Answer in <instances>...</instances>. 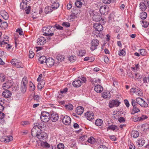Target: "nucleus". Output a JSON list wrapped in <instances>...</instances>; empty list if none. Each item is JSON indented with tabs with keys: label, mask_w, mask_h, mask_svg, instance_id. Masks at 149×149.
<instances>
[{
	"label": "nucleus",
	"mask_w": 149,
	"mask_h": 149,
	"mask_svg": "<svg viewBox=\"0 0 149 149\" xmlns=\"http://www.w3.org/2000/svg\"><path fill=\"white\" fill-rule=\"evenodd\" d=\"M93 26L96 30L93 31V33L94 35V36L101 38H103L104 35L101 32L103 29L102 25L99 23H96L94 24Z\"/></svg>",
	"instance_id": "f257e3e1"
},
{
	"label": "nucleus",
	"mask_w": 149,
	"mask_h": 149,
	"mask_svg": "<svg viewBox=\"0 0 149 149\" xmlns=\"http://www.w3.org/2000/svg\"><path fill=\"white\" fill-rule=\"evenodd\" d=\"M42 30L44 35L50 37L54 35L55 29L54 26H47L43 27Z\"/></svg>",
	"instance_id": "f03ea898"
},
{
	"label": "nucleus",
	"mask_w": 149,
	"mask_h": 149,
	"mask_svg": "<svg viewBox=\"0 0 149 149\" xmlns=\"http://www.w3.org/2000/svg\"><path fill=\"white\" fill-rule=\"evenodd\" d=\"M38 123H36L31 130V134L33 137L37 136L40 132L42 127Z\"/></svg>",
	"instance_id": "7ed1b4c3"
},
{
	"label": "nucleus",
	"mask_w": 149,
	"mask_h": 149,
	"mask_svg": "<svg viewBox=\"0 0 149 149\" xmlns=\"http://www.w3.org/2000/svg\"><path fill=\"white\" fill-rule=\"evenodd\" d=\"M91 12H92L93 14V21L96 22H100L104 23H105V18L102 17L99 14L95 12L94 11H91Z\"/></svg>",
	"instance_id": "20e7f679"
},
{
	"label": "nucleus",
	"mask_w": 149,
	"mask_h": 149,
	"mask_svg": "<svg viewBox=\"0 0 149 149\" xmlns=\"http://www.w3.org/2000/svg\"><path fill=\"white\" fill-rule=\"evenodd\" d=\"M50 114L49 112L46 111L42 112L40 116L41 121L44 122H47L50 119Z\"/></svg>",
	"instance_id": "39448f33"
},
{
	"label": "nucleus",
	"mask_w": 149,
	"mask_h": 149,
	"mask_svg": "<svg viewBox=\"0 0 149 149\" xmlns=\"http://www.w3.org/2000/svg\"><path fill=\"white\" fill-rule=\"evenodd\" d=\"M11 63L12 65H15L17 68H23L24 67L23 64L16 59H13Z\"/></svg>",
	"instance_id": "423d86ee"
},
{
	"label": "nucleus",
	"mask_w": 149,
	"mask_h": 149,
	"mask_svg": "<svg viewBox=\"0 0 149 149\" xmlns=\"http://www.w3.org/2000/svg\"><path fill=\"white\" fill-rule=\"evenodd\" d=\"M99 41L96 39H93L91 42V49L94 50L97 48V46L99 44Z\"/></svg>",
	"instance_id": "0eeeda50"
},
{
	"label": "nucleus",
	"mask_w": 149,
	"mask_h": 149,
	"mask_svg": "<svg viewBox=\"0 0 149 149\" xmlns=\"http://www.w3.org/2000/svg\"><path fill=\"white\" fill-rule=\"evenodd\" d=\"M50 119L53 122H56L58 119L59 117L58 114L56 112H50Z\"/></svg>",
	"instance_id": "6e6552de"
},
{
	"label": "nucleus",
	"mask_w": 149,
	"mask_h": 149,
	"mask_svg": "<svg viewBox=\"0 0 149 149\" xmlns=\"http://www.w3.org/2000/svg\"><path fill=\"white\" fill-rule=\"evenodd\" d=\"M8 37L6 35L4 34L3 38L0 39V45L2 46L3 45L7 44L8 42Z\"/></svg>",
	"instance_id": "1a4fd4ad"
},
{
	"label": "nucleus",
	"mask_w": 149,
	"mask_h": 149,
	"mask_svg": "<svg viewBox=\"0 0 149 149\" xmlns=\"http://www.w3.org/2000/svg\"><path fill=\"white\" fill-rule=\"evenodd\" d=\"M120 103V102L117 100H113L110 101L109 102V106L111 108L114 106L118 107Z\"/></svg>",
	"instance_id": "9d476101"
},
{
	"label": "nucleus",
	"mask_w": 149,
	"mask_h": 149,
	"mask_svg": "<svg viewBox=\"0 0 149 149\" xmlns=\"http://www.w3.org/2000/svg\"><path fill=\"white\" fill-rule=\"evenodd\" d=\"M99 10L101 14L107 15L109 11L108 7L106 6H102L100 7Z\"/></svg>",
	"instance_id": "9b49d317"
},
{
	"label": "nucleus",
	"mask_w": 149,
	"mask_h": 149,
	"mask_svg": "<svg viewBox=\"0 0 149 149\" xmlns=\"http://www.w3.org/2000/svg\"><path fill=\"white\" fill-rule=\"evenodd\" d=\"M85 116L87 119L89 120H92L94 117V114L92 111H88L85 113Z\"/></svg>",
	"instance_id": "f8f14e48"
},
{
	"label": "nucleus",
	"mask_w": 149,
	"mask_h": 149,
	"mask_svg": "<svg viewBox=\"0 0 149 149\" xmlns=\"http://www.w3.org/2000/svg\"><path fill=\"white\" fill-rule=\"evenodd\" d=\"M46 63L48 67H51L54 65V61L52 58H49L46 60Z\"/></svg>",
	"instance_id": "ddd939ff"
},
{
	"label": "nucleus",
	"mask_w": 149,
	"mask_h": 149,
	"mask_svg": "<svg viewBox=\"0 0 149 149\" xmlns=\"http://www.w3.org/2000/svg\"><path fill=\"white\" fill-rule=\"evenodd\" d=\"M13 82L10 81H8L6 83L3 84V88L4 90H6L13 86Z\"/></svg>",
	"instance_id": "4468645a"
},
{
	"label": "nucleus",
	"mask_w": 149,
	"mask_h": 149,
	"mask_svg": "<svg viewBox=\"0 0 149 149\" xmlns=\"http://www.w3.org/2000/svg\"><path fill=\"white\" fill-rule=\"evenodd\" d=\"M62 121L65 125H69L71 123V119L68 116H65L63 118Z\"/></svg>",
	"instance_id": "2eb2a0df"
},
{
	"label": "nucleus",
	"mask_w": 149,
	"mask_h": 149,
	"mask_svg": "<svg viewBox=\"0 0 149 149\" xmlns=\"http://www.w3.org/2000/svg\"><path fill=\"white\" fill-rule=\"evenodd\" d=\"M46 43V39L42 36H41L37 40V43L38 45H43Z\"/></svg>",
	"instance_id": "dca6fc26"
},
{
	"label": "nucleus",
	"mask_w": 149,
	"mask_h": 149,
	"mask_svg": "<svg viewBox=\"0 0 149 149\" xmlns=\"http://www.w3.org/2000/svg\"><path fill=\"white\" fill-rule=\"evenodd\" d=\"M46 133L41 132L37 137L40 141H42L43 140L45 139L46 137Z\"/></svg>",
	"instance_id": "f3484780"
},
{
	"label": "nucleus",
	"mask_w": 149,
	"mask_h": 149,
	"mask_svg": "<svg viewBox=\"0 0 149 149\" xmlns=\"http://www.w3.org/2000/svg\"><path fill=\"white\" fill-rule=\"evenodd\" d=\"M110 93L109 91H105L102 94V97L105 99H108L110 97Z\"/></svg>",
	"instance_id": "a211bd4d"
},
{
	"label": "nucleus",
	"mask_w": 149,
	"mask_h": 149,
	"mask_svg": "<svg viewBox=\"0 0 149 149\" xmlns=\"http://www.w3.org/2000/svg\"><path fill=\"white\" fill-rule=\"evenodd\" d=\"M11 95V93L10 91L8 90H6L2 93L3 96L6 98L10 97Z\"/></svg>",
	"instance_id": "6ab92c4d"
},
{
	"label": "nucleus",
	"mask_w": 149,
	"mask_h": 149,
	"mask_svg": "<svg viewBox=\"0 0 149 149\" xmlns=\"http://www.w3.org/2000/svg\"><path fill=\"white\" fill-rule=\"evenodd\" d=\"M0 14L1 16L5 20H7L8 19V15L5 10H1L0 12Z\"/></svg>",
	"instance_id": "aec40b11"
},
{
	"label": "nucleus",
	"mask_w": 149,
	"mask_h": 149,
	"mask_svg": "<svg viewBox=\"0 0 149 149\" xmlns=\"http://www.w3.org/2000/svg\"><path fill=\"white\" fill-rule=\"evenodd\" d=\"M94 90L97 93H101L103 91V88L99 85H97L95 86Z\"/></svg>",
	"instance_id": "412c9836"
},
{
	"label": "nucleus",
	"mask_w": 149,
	"mask_h": 149,
	"mask_svg": "<svg viewBox=\"0 0 149 149\" xmlns=\"http://www.w3.org/2000/svg\"><path fill=\"white\" fill-rule=\"evenodd\" d=\"M81 81L79 80H77L73 81L72 85L74 87H78L81 85Z\"/></svg>",
	"instance_id": "4be33fe9"
},
{
	"label": "nucleus",
	"mask_w": 149,
	"mask_h": 149,
	"mask_svg": "<svg viewBox=\"0 0 149 149\" xmlns=\"http://www.w3.org/2000/svg\"><path fill=\"white\" fill-rule=\"evenodd\" d=\"M76 111L77 114L81 115L84 112V108L81 106L78 107L76 108Z\"/></svg>",
	"instance_id": "5701e85b"
},
{
	"label": "nucleus",
	"mask_w": 149,
	"mask_h": 149,
	"mask_svg": "<svg viewBox=\"0 0 149 149\" xmlns=\"http://www.w3.org/2000/svg\"><path fill=\"white\" fill-rule=\"evenodd\" d=\"M45 83V81L44 80H42L41 81H40L38 85V88L40 89H42L44 87Z\"/></svg>",
	"instance_id": "b1692460"
},
{
	"label": "nucleus",
	"mask_w": 149,
	"mask_h": 149,
	"mask_svg": "<svg viewBox=\"0 0 149 149\" xmlns=\"http://www.w3.org/2000/svg\"><path fill=\"white\" fill-rule=\"evenodd\" d=\"M47 59L46 57L44 56H42L39 58L38 59V61L39 63L41 64H43L44 63H46V60Z\"/></svg>",
	"instance_id": "393cba45"
},
{
	"label": "nucleus",
	"mask_w": 149,
	"mask_h": 149,
	"mask_svg": "<svg viewBox=\"0 0 149 149\" xmlns=\"http://www.w3.org/2000/svg\"><path fill=\"white\" fill-rule=\"evenodd\" d=\"M137 143L138 145L139 146H142L145 143V141L143 138H141L140 139L137 140Z\"/></svg>",
	"instance_id": "a878e982"
},
{
	"label": "nucleus",
	"mask_w": 149,
	"mask_h": 149,
	"mask_svg": "<svg viewBox=\"0 0 149 149\" xmlns=\"http://www.w3.org/2000/svg\"><path fill=\"white\" fill-rule=\"evenodd\" d=\"M59 6V4L58 2L57 1H54L52 3L51 7L53 10H55Z\"/></svg>",
	"instance_id": "bb28decb"
},
{
	"label": "nucleus",
	"mask_w": 149,
	"mask_h": 149,
	"mask_svg": "<svg viewBox=\"0 0 149 149\" xmlns=\"http://www.w3.org/2000/svg\"><path fill=\"white\" fill-rule=\"evenodd\" d=\"M139 133L137 131L133 130L131 133V135L132 137L134 138L137 137L139 136Z\"/></svg>",
	"instance_id": "cd10ccee"
},
{
	"label": "nucleus",
	"mask_w": 149,
	"mask_h": 149,
	"mask_svg": "<svg viewBox=\"0 0 149 149\" xmlns=\"http://www.w3.org/2000/svg\"><path fill=\"white\" fill-rule=\"evenodd\" d=\"M103 123L102 120L100 119H98L96 120L95 122V125L98 126H101Z\"/></svg>",
	"instance_id": "c85d7f7f"
},
{
	"label": "nucleus",
	"mask_w": 149,
	"mask_h": 149,
	"mask_svg": "<svg viewBox=\"0 0 149 149\" xmlns=\"http://www.w3.org/2000/svg\"><path fill=\"white\" fill-rule=\"evenodd\" d=\"M139 6L140 9L142 11H145L147 8L146 6L143 2H141Z\"/></svg>",
	"instance_id": "c756f323"
},
{
	"label": "nucleus",
	"mask_w": 149,
	"mask_h": 149,
	"mask_svg": "<svg viewBox=\"0 0 149 149\" xmlns=\"http://www.w3.org/2000/svg\"><path fill=\"white\" fill-rule=\"evenodd\" d=\"M136 101H137L138 105H140L141 107L143 105V104L144 102V100L140 97L137 98Z\"/></svg>",
	"instance_id": "7c9ffc66"
},
{
	"label": "nucleus",
	"mask_w": 149,
	"mask_h": 149,
	"mask_svg": "<svg viewBox=\"0 0 149 149\" xmlns=\"http://www.w3.org/2000/svg\"><path fill=\"white\" fill-rule=\"evenodd\" d=\"M140 111V109L138 108V107H133L132 111L131 113L132 114H134L136 113H138Z\"/></svg>",
	"instance_id": "2f4dec72"
},
{
	"label": "nucleus",
	"mask_w": 149,
	"mask_h": 149,
	"mask_svg": "<svg viewBox=\"0 0 149 149\" xmlns=\"http://www.w3.org/2000/svg\"><path fill=\"white\" fill-rule=\"evenodd\" d=\"M4 139V141L6 142H9L13 140V137L11 136H6Z\"/></svg>",
	"instance_id": "473e14b6"
},
{
	"label": "nucleus",
	"mask_w": 149,
	"mask_h": 149,
	"mask_svg": "<svg viewBox=\"0 0 149 149\" xmlns=\"http://www.w3.org/2000/svg\"><path fill=\"white\" fill-rule=\"evenodd\" d=\"M53 10L51 7L47 6L45 8L44 11L46 14H47L49 13L52 12Z\"/></svg>",
	"instance_id": "72a5a7b5"
},
{
	"label": "nucleus",
	"mask_w": 149,
	"mask_h": 149,
	"mask_svg": "<svg viewBox=\"0 0 149 149\" xmlns=\"http://www.w3.org/2000/svg\"><path fill=\"white\" fill-rule=\"evenodd\" d=\"M26 85L21 84V90L22 92L23 93H24L26 91Z\"/></svg>",
	"instance_id": "f704fd0d"
},
{
	"label": "nucleus",
	"mask_w": 149,
	"mask_h": 149,
	"mask_svg": "<svg viewBox=\"0 0 149 149\" xmlns=\"http://www.w3.org/2000/svg\"><path fill=\"white\" fill-rule=\"evenodd\" d=\"M0 26L2 29H5L8 27V24L6 22H4L1 23Z\"/></svg>",
	"instance_id": "c9c22d12"
},
{
	"label": "nucleus",
	"mask_w": 149,
	"mask_h": 149,
	"mask_svg": "<svg viewBox=\"0 0 149 149\" xmlns=\"http://www.w3.org/2000/svg\"><path fill=\"white\" fill-rule=\"evenodd\" d=\"M117 126L116 125H112L110 126H108L107 128V130H114L116 129H118L117 128Z\"/></svg>",
	"instance_id": "e433bc0d"
},
{
	"label": "nucleus",
	"mask_w": 149,
	"mask_h": 149,
	"mask_svg": "<svg viewBox=\"0 0 149 149\" xmlns=\"http://www.w3.org/2000/svg\"><path fill=\"white\" fill-rule=\"evenodd\" d=\"M149 127V125L148 124H143L141 126L142 130L145 131H146Z\"/></svg>",
	"instance_id": "4c0bfd02"
},
{
	"label": "nucleus",
	"mask_w": 149,
	"mask_h": 149,
	"mask_svg": "<svg viewBox=\"0 0 149 149\" xmlns=\"http://www.w3.org/2000/svg\"><path fill=\"white\" fill-rule=\"evenodd\" d=\"M41 146L43 147L49 148L50 147L49 145L47 142H42L41 143Z\"/></svg>",
	"instance_id": "58836bf2"
},
{
	"label": "nucleus",
	"mask_w": 149,
	"mask_h": 149,
	"mask_svg": "<svg viewBox=\"0 0 149 149\" xmlns=\"http://www.w3.org/2000/svg\"><path fill=\"white\" fill-rule=\"evenodd\" d=\"M57 59L60 61H62L64 60V56L58 54L56 57Z\"/></svg>",
	"instance_id": "ea45409f"
},
{
	"label": "nucleus",
	"mask_w": 149,
	"mask_h": 149,
	"mask_svg": "<svg viewBox=\"0 0 149 149\" xmlns=\"http://www.w3.org/2000/svg\"><path fill=\"white\" fill-rule=\"evenodd\" d=\"M140 18L143 19H146L147 16V14L145 12H142L140 16Z\"/></svg>",
	"instance_id": "a19ab883"
},
{
	"label": "nucleus",
	"mask_w": 149,
	"mask_h": 149,
	"mask_svg": "<svg viewBox=\"0 0 149 149\" xmlns=\"http://www.w3.org/2000/svg\"><path fill=\"white\" fill-rule=\"evenodd\" d=\"M88 141L91 144H93L95 142V139L93 137H91L88 139Z\"/></svg>",
	"instance_id": "79ce46f5"
},
{
	"label": "nucleus",
	"mask_w": 149,
	"mask_h": 149,
	"mask_svg": "<svg viewBox=\"0 0 149 149\" xmlns=\"http://www.w3.org/2000/svg\"><path fill=\"white\" fill-rule=\"evenodd\" d=\"M75 4L77 7L80 8L81 7L82 3L81 1L77 0L75 2Z\"/></svg>",
	"instance_id": "37998d69"
},
{
	"label": "nucleus",
	"mask_w": 149,
	"mask_h": 149,
	"mask_svg": "<svg viewBox=\"0 0 149 149\" xmlns=\"http://www.w3.org/2000/svg\"><path fill=\"white\" fill-rule=\"evenodd\" d=\"M142 77L139 73H137L135 74V76L134 77V78L135 80L139 79Z\"/></svg>",
	"instance_id": "c03bdc74"
},
{
	"label": "nucleus",
	"mask_w": 149,
	"mask_h": 149,
	"mask_svg": "<svg viewBox=\"0 0 149 149\" xmlns=\"http://www.w3.org/2000/svg\"><path fill=\"white\" fill-rule=\"evenodd\" d=\"M86 52L84 50H81L79 51L78 55L80 56H83L85 55Z\"/></svg>",
	"instance_id": "a18cd8bd"
},
{
	"label": "nucleus",
	"mask_w": 149,
	"mask_h": 149,
	"mask_svg": "<svg viewBox=\"0 0 149 149\" xmlns=\"http://www.w3.org/2000/svg\"><path fill=\"white\" fill-rule=\"evenodd\" d=\"M131 103L133 107H138L139 105L137 101L132 99Z\"/></svg>",
	"instance_id": "49530a36"
},
{
	"label": "nucleus",
	"mask_w": 149,
	"mask_h": 149,
	"mask_svg": "<svg viewBox=\"0 0 149 149\" xmlns=\"http://www.w3.org/2000/svg\"><path fill=\"white\" fill-rule=\"evenodd\" d=\"M27 83L28 81L26 77H24L22 79L21 84L27 85Z\"/></svg>",
	"instance_id": "de8ad7c7"
},
{
	"label": "nucleus",
	"mask_w": 149,
	"mask_h": 149,
	"mask_svg": "<svg viewBox=\"0 0 149 149\" xmlns=\"http://www.w3.org/2000/svg\"><path fill=\"white\" fill-rule=\"evenodd\" d=\"M131 118L134 122L139 121V117H138L137 116H132Z\"/></svg>",
	"instance_id": "09e8293b"
},
{
	"label": "nucleus",
	"mask_w": 149,
	"mask_h": 149,
	"mask_svg": "<svg viewBox=\"0 0 149 149\" xmlns=\"http://www.w3.org/2000/svg\"><path fill=\"white\" fill-rule=\"evenodd\" d=\"M41 96L39 95H34L33 96V98L35 100L39 101L40 100Z\"/></svg>",
	"instance_id": "8fccbe9b"
},
{
	"label": "nucleus",
	"mask_w": 149,
	"mask_h": 149,
	"mask_svg": "<svg viewBox=\"0 0 149 149\" xmlns=\"http://www.w3.org/2000/svg\"><path fill=\"white\" fill-rule=\"evenodd\" d=\"M146 50L144 49H141L140 50V54L142 56H145L146 55Z\"/></svg>",
	"instance_id": "3c124183"
},
{
	"label": "nucleus",
	"mask_w": 149,
	"mask_h": 149,
	"mask_svg": "<svg viewBox=\"0 0 149 149\" xmlns=\"http://www.w3.org/2000/svg\"><path fill=\"white\" fill-rule=\"evenodd\" d=\"M73 106L71 104H68L66 105V109L68 110H71L73 109Z\"/></svg>",
	"instance_id": "603ef678"
},
{
	"label": "nucleus",
	"mask_w": 149,
	"mask_h": 149,
	"mask_svg": "<svg viewBox=\"0 0 149 149\" xmlns=\"http://www.w3.org/2000/svg\"><path fill=\"white\" fill-rule=\"evenodd\" d=\"M35 88V85L32 83L30 84V90L31 91H33Z\"/></svg>",
	"instance_id": "864d4df0"
},
{
	"label": "nucleus",
	"mask_w": 149,
	"mask_h": 149,
	"mask_svg": "<svg viewBox=\"0 0 149 149\" xmlns=\"http://www.w3.org/2000/svg\"><path fill=\"white\" fill-rule=\"evenodd\" d=\"M35 55L34 53L32 51L30 50L29 51V57L30 58H32Z\"/></svg>",
	"instance_id": "5fc2aeb1"
},
{
	"label": "nucleus",
	"mask_w": 149,
	"mask_h": 149,
	"mask_svg": "<svg viewBox=\"0 0 149 149\" xmlns=\"http://www.w3.org/2000/svg\"><path fill=\"white\" fill-rule=\"evenodd\" d=\"M6 78L5 76L2 74H0V81L2 82L4 81Z\"/></svg>",
	"instance_id": "6e6d98bb"
},
{
	"label": "nucleus",
	"mask_w": 149,
	"mask_h": 149,
	"mask_svg": "<svg viewBox=\"0 0 149 149\" xmlns=\"http://www.w3.org/2000/svg\"><path fill=\"white\" fill-rule=\"evenodd\" d=\"M64 147V146L63 144L60 143L58 144L57 145V148L58 149H63Z\"/></svg>",
	"instance_id": "4d7b16f0"
},
{
	"label": "nucleus",
	"mask_w": 149,
	"mask_h": 149,
	"mask_svg": "<svg viewBox=\"0 0 149 149\" xmlns=\"http://www.w3.org/2000/svg\"><path fill=\"white\" fill-rule=\"evenodd\" d=\"M148 118V117L145 115H142L141 117H139V121H143L147 119Z\"/></svg>",
	"instance_id": "13d9d810"
},
{
	"label": "nucleus",
	"mask_w": 149,
	"mask_h": 149,
	"mask_svg": "<svg viewBox=\"0 0 149 149\" xmlns=\"http://www.w3.org/2000/svg\"><path fill=\"white\" fill-rule=\"evenodd\" d=\"M125 52L124 50L122 49L120 50L119 55L120 56H123L125 55Z\"/></svg>",
	"instance_id": "bf43d9fd"
},
{
	"label": "nucleus",
	"mask_w": 149,
	"mask_h": 149,
	"mask_svg": "<svg viewBox=\"0 0 149 149\" xmlns=\"http://www.w3.org/2000/svg\"><path fill=\"white\" fill-rule=\"evenodd\" d=\"M76 57L74 56H70L69 58V60L70 62H73L75 59Z\"/></svg>",
	"instance_id": "052dcab7"
},
{
	"label": "nucleus",
	"mask_w": 149,
	"mask_h": 149,
	"mask_svg": "<svg viewBox=\"0 0 149 149\" xmlns=\"http://www.w3.org/2000/svg\"><path fill=\"white\" fill-rule=\"evenodd\" d=\"M16 31L19 33L20 35H22L23 34V32L22 29H18L16 30Z\"/></svg>",
	"instance_id": "680f3d73"
},
{
	"label": "nucleus",
	"mask_w": 149,
	"mask_h": 149,
	"mask_svg": "<svg viewBox=\"0 0 149 149\" xmlns=\"http://www.w3.org/2000/svg\"><path fill=\"white\" fill-rule=\"evenodd\" d=\"M54 26V28L56 27L57 29L62 30L63 29V28L62 26H61L57 24H55Z\"/></svg>",
	"instance_id": "e2e57ef3"
},
{
	"label": "nucleus",
	"mask_w": 149,
	"mask_h": 149,
	"mask_svg": "<svg viewBox=\"0 0 149 149\" xmlns=\"http://www.w3.org/2000/svg\"><path fill=\"white\" fill-rule=\"evenodd\" d=\"M20 6L21 9L24 10L25 8H27V5L23 4V3H20Z\"/></svg>",
	"instance_id": "0e129e2a"
},
{
	"label": "nucleus",
	"mask_w": 149,
	"mask_h": 149,
	"mask_svg": "<svg viewBox=\"0 0 149 149\" xmlns=\"http://www.w3.org/2000/svg\"><path fill=\"white\" fill-rule=\"evenodd\" d=\"M62 25L63 26H65L66 27H69L70 26V23L68 22H63Z\"/></svg>",
	"instance_id": "69168bd1"
},
{
	"label": "nucleus",
	"mask_w": 149,
	"mask_h": 149,
	"mask_svg": "<svg viewBox=\"0 0 149 149\" xmlns=\"http://www.w3.org/2000/svg\"><path fill=\"white\" fill-rule=\"evenodd\" d=\"M135 93L136 95L139 96H141L142 95L141 91H140L139 90H138L137 89Z\"/></svg>",
	"instance_id": "338daca9"
},
{
	"label": "nucleus",
	"mask_w": 149,
	"mask_h": 149,
	"mask_svg": "<svg viewBox=\"0 0 149 149\" xmlns=\"http://www.w3.org/2000/svg\"><path fill=\"white\" fill-rule=\"evenodd\" d=\"M98 149H108V148L104 145H100Z\"/></svg>",
	"instance_id": "774afa93"
}]
</instances>
